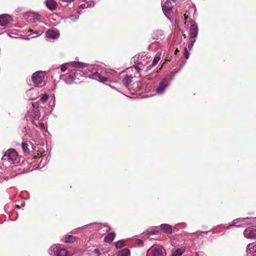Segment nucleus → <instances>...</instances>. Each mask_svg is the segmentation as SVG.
Wrapping results in <instances>:
<instances>
[{
	"label": "nucleus",
	"instance_id": "42",
	"mask_svg": "<svg viewBox=\"0 0 256 256\" xmlns=\"http://www.w3.org/2000/svg\"><path fill=\"white\" fill-rule=\"evenodd\" d=\"M31 35H32L31 34H28L29 36H31Z\"/></svg>",
	"mask_w": 256,
	"mask_h": 256
},
{
	"label": "nucleus",
	"instance_id": "43",
	"mask_svg": "<svg viewBox=\"0 0 256 256\" xmlns=\"http://www.w3.org/2000/svg\"><path fill=\"white\" fill-rule=\"evenodd\" d=\"M164 63H163V64H162V66H163V65H164Z\"/></svg>",
	"mask_w": 256,
	"mask_h": 256
},
{
	"label": "nucleus",
	"instance_id": "38",
	"mask_svg": "<svg viewBox=\"0 0 256 256\" xmlns=\"http://www.w3.org/2000/svg\"><path fill=\"white\" fill-rule=\"evenodd\" d=\"M32 30H31V29H30L29 30H28V32H32Z\"/></svg>",
	"mask_w": 256,
	"mask_h": 256
},
{
	"label": "nucleus",
	"instance_id": "6",
	"mask_svg": "<svg viewBox=\"0 0 256 256\" xmlns=\"http://www.w3.org/2000/svg\"><path fill=\"white\" fill-rule=\"evenodd\" d=\"M198 26L195 24H192L190 28V39H194L198 35Z\"/></svg>",
	"mask_w": 256,
	"mask_h": 256
},
{
	"label": "nucleus",
	"instance_id": "7",
	"mask_svg": "<svg viewBox=\"0 0 256 256\" xmlns=\"http://www.w3.org/2000/svg\"><path fill=\"white\" fill-rule=\"evenodd\" d=\"M22 146L25 154H29L31 151V148H33L32 144L30 142H22Z\"/></svg>",
	"mask_w": 256,
	"mask_h": 256
},
{
	"label": "nucleus",
	"instance_id": "27",
	"mask_svg": "<svg viewBox=\"0 0 256 256\" xmlns=\"http://www.w3.org/2000/svg\"><path fill=\"white\" fill-rule=\"evenodd\" d=\"M76 73V71L75 70H72L69 74H70V75L72 78H74V74Z\"/></svg>",
	"mask_w": 256,
	"mask_h": 256
},
{
	"label": "nucleus",
	"instance_id": "36",
	"mask_svg": "<svg viewBox=\"0 0 256 256\" xmlns=\"http://www.w3.org/2000/svg\"><path fill=\"white\" fill-rule=\"evenodd\" d=\"M16 207L18 208V209L20 208H21V207H20V206H19L18 205H16Z\"/></svg>",
	"mask_w": 256,
	"mask_h": 256
},
{
	"label": "nucleus",
	"instance_id": "39",
	"mask_svg": "<svg viewBox=\"0 0 256 256\" xmlns=\"http://www.w3.org/2000/svg\"><path fill=\"white\" fill-rule=\"evenodd\" d=\"M151 234H156L154 232H150Z\"/></svg>",
	"mask_w": 256,
	"mask_h": 256
},
{
	"label": "nucleus",
	"instance_id": "21",
	"mask_svg": "<svg viewBox=\"0 0 256 256\" xmlns=\"http://www.w3.org/2000/svg\"><path fill=\"white\" fill-rule=\"evenodd\" d=\"M125 246L124 241L122 240H119L115 244V246L116 248H121Z\"/></svg>",
	"mask_w": 256,
	"mask_h": 256
},
{
	"label": "nucleus",
	"instance_id": "14",
	"mask_svg": "<svg viewBox=\"0 0 256 256\" xmlns=\"http://www.w3.org/2000/svg\"><path fill=\"white\" fill-rule=\"evenodd\" d=\"M133 77L131 76L126 75L122 80V82L127 87L130 86L132 82Z\"/></svg>",
	"mask_w": 256,
	"mask_h": 256
},
{
	"label": "nucleus",
	"instance_id": "2",
	"mask_svg": "<svg viewBox=\"0 0 256 256\" xmlns=\"http://www.w3.org/2000/svg\"><path fill=\"white\" fill-rule=\"evenodd\" d=\"M164 250L162 246H152L148 251V253L152 256H164Z\"/></svg>",
	"mask_w": 256,
	"mask_h": 256
},
{
	"label": "nucleus",
	"instance_id": "41",
	"mask_svg": "<svg viewBox=\"0 0 256 256\" xmlns=\"http://www.w3.org/2000/svg\"><path fill=\"white\" fill-rule=\"evenodd\" d=\"M162 68V66L160 68V70Z\"/></svg>",
	"mask_w": 256,
	"mask_h": 256
},
{
	"label": "nucleus",
	"instance_id": "24",
	"mask_svg": "<svg viewBox=\"0 0 256 256\" xmlns=\"http://www.w3.org/2000/svg\"><path fill=\"white\" fill-rule=\"evenodd\" d=\"M196 42V40L195 39H194V40H190V44H188V49L189 50H190L192 46H193V44H194V42Z\"/></svg>",
	"mask_w": 256,
	"mask_h": 256
},
{
	"label": "nucleus",
	"instance_id": "28",
	"mask_svg": "<svg viewBox=\"0 0 256 256\" xmlns=\"http://www.w3.org/2000/svg\"><path fill=\"white\" fill-rule=\"evenodd\" d=\"M136 242L138 246H140L143 244V241L141 240H137Z\"/></svg>",
	"mask_w": 256,
	"mask_h": 256
},
{
	"label": "nucleus",
	"instance_id": "26",
	"mask_svg": "<svg viewBox=\"0 0 256 256\" xmlns=\"http://www.w3.org/2000/svg\"><path fill=\"white\" fill-rule=\"evenodd\" d=\"M68 68V64H63L61 66L60 70L62 72H64Z\"/></svg>",
	"mask_w": 256,
	"mask_h": 256
},
{
	"label": "nucleus",
	"instance_id": "16",
	"mask_svg": "<svg viewBox=\"0 0 256 256\" xmlns=\"http://www.w3.org/2000/svg\"><path fill=\"white\" fill-rule=\"evenodd\" d=\"M46 36L48 38H56L58 37V33L53 30H48L46 32Z\"/></svg>",
	"mask_w": 256,
	"mask_h": 256
},
{
	"label": "nucleus",
	"instance_id": "31",
	"mask_svg": "<svg viewBox=\"0 0 256 256\" xmlns=\"http://www.w3.org/2000/svg\"><path fill=\"white\" fill-rule=\"evenodd\" d=\"M38 104L37 103H34L32 104L33 108H38Z\"/></svg>",
	"mask_w": 256,
	"mask_h": 256
},
{
	"label": "nucleus",
	"instance_id": "35",
	"mask_svg": "<svg viewBox=\"0 0 256 256\" xmlns=\"http://www.w3.org/2000/svg\"><path fill=\"white\" fill-rule=\"evenodd\" d=\"M37 36V33H36V35L32 36V38H34Z\"/></svg>",
	"mask_w": 256,
	"mask_h": 256
},
{
	"label": "nucleus",
	"instance_id": "32",
	"mask_svg": "<svg viewBox=\"0 0 256 256\" xmlns=\"http://www.w3.org/2000/svg\"><path fill=\"white\" fill-rule=\"evenodd\" d=\"M180 52L178 48H176L174 51V54H177Z\"/></svg>",
	"mask_w": 256,
	"mask_h": 256
},
{
	"label": "nucleus",
	"instance_id": "44",
	"mask_svg": "<svg viewBox=\"0 0 256 256\" xmlns=\"http://www.w3.org/2000/svg\"><path fill=\"white\" fill-rule=\"evenodd\" d=\"M164 63H163V64H162V66H163V65H164Z\"/></svg>",
	"mask_w": 256,
	"mask_h": 256
},
{
	"label": "nucleus",
	"instance_id": "3",
	"mask_svg": "<svg viewBox=\"0 0 256 256\" xmlns=\"http://www.w3.org/2000/svg\"><path fill=\"white\" fill-rule=\"evenodd\" d=\"M18 152L14 149H10L6 151L4 157L6 160L14 162L18 158Z\"/></svg>",
	"mask_w": 256,
	"mask_h": 256
},
{
	"label": "nucleus",
	"instance_id": "23",
	"mask_svg": "<svg viewBox=\"0 0 256 256\" xmlns=\"http://www.w3.org/2000/svg\"><path fill=\"white\" fill-rule=\"evenodd\" d=\"M48 94H44L40 98V100L43 102H45L46 101H47V100H48Z\"/></svg>",
	"mask_w": 256,
	"mask_h": 256
},
{
	"label": "nucleus",
	"instance_id": "34",
	"mask_svg": "<svg viewBox=\"0 0 256 256\" xmlns=\"http://www.w3.org/2000/svg\"><path fill=\"white\" fill-rule=\"evenodd\" d=\"M40 126L41 127H44V124H42V123H40Z\"/></svg>",
	"mask_w": 256,
	"mask_h": 256
},
{
	"label": "nucleus",
	"instance_id": "18",
	"mask_svg": "<svg viewBox=\"0 0 256 256\" xmlns=\"http://www.w3.org/2000/svg\"><path fill=\"white\" fill-rule=\"evenodd\" d=\"M130 251L128 248H124L119 252L120 256H130Z\"/></svg>",
	"mask_w": 256,
	"mask_h": 256
},
{
	"label": "nucleus",
	"instance_id": "13",
	"mask_svg": "<svg viewBox=\"0 0 256 256\" xmlns=\"http://www.w3.org/2000/svg\"><path fill=\"white\" fill-rule=\"evenodd\" d=\"M76 240V238L72 235L66 234L63 238V241L65 243H73Z\"/></svg>",
	"mask_w": 256,
	"mask_h": 256
},
{
	"label": "nucleus",
	"instance_id": "11",
	"mask_svg": "<svg viewBox=\"0 0 256 256\" xmlns=\"http://www.w3.org/2000/svg\"><path fill=\"white\" fill-rule=\"evenodd\" d=\"M56 256H70V254L66 249L64 248H58L56 251Z\"/></svg>",
	"mask_w": 256,
	"mask_h": 256
},
{
	"label": "nucleus",
	"instance_id": "25",
	"mask_svg": "<svg viewBox=\"0 0 256 256\" xmlns=\"http://www.w3.org/2000/svg\"><path fill=\"white\" fill-rule=\"evenodd\" d=\"M189 55H190V54H189L188 50V48H187V47H185L184 48V58L186 59L188 58Z\"/></svg>",
	"mask_w": 256,
	"mask_h": 256
},
{
	"label": "nucleus",
	"instance_id": "10",
	"mask_svg": "<svg viewBox=\"0 0 256 256\" xmlns=\"http://www.w3.org/2000/svg\"><path fill=\"white\" fill-rule=\"evenodd\" d=\"M92 78L98 80L102 82H106L108 81V79L107 78L102 76L98 72L92 74Z\"/></svg>",
	"mask_w": 256,
	"mask_h": 256
},
{
	"label": "nucleus",
	"instance_id": "20",
	"mask_svg": "<svg viewBox=\"0 0 256 256\" xmlns=\"http://www.w3.org/2000/svg\"><path fill=\"white\" fill-rule=\"evenodd\" d=\"M84 64L79 62H74L72 63V66L74 68H82L84 66Z\"/></svg>",
	"mask_w": 256,
	"mask_h": 256
},
{
	"label": "nucleus",
	"instance_id": "15",
	"mask_svg": "<svg viewBox=\"0 0 256 256\" xmlns=\"http://www.w3.org/2000/svg\"><path fill=\"white\" fill-rule=\"evenodd\" d=\"M116 237V234L114 232L109 233L107 234L104 239L106 242L110 243L112 242Z\"/></svg>",
	"mask_w": 256,
	"mask_h": 256
},
{
	"label": "nucleus",
	"instance_id": "1",
	"mask_svg": "<svg viewBox=\"0 0 256 256\" xmlns=\"http://www.w3.org/2000/svg\"><path fill=\"white\" fill-rule=\"evenodd\" d=\"M44 74L42 71L37 72L32 75V79L34 86H38L44 82Z\"/></svg>",
	"mask_w": 256,
	"mask_h": 256
},
{
	"label": "nucleus",
	"instance_id": "33",
	"mask_svg": "<svg viewBox=\"0 0 256 256\" xmlns=\"http://www.w3.org/2000/svg\"><path fill=\"white\" fill-rule=\"evenodd\" d=\"M184 18H185V20H186V19L188 18V16H186V14H184Z\"/></svg>",
	"mask_w": 256,
	"mask_h": 256
},
{
	"label": "nucleus",
	"instance_id": "9",
	"mask_svg": "<svg viewBox=\"0 0 256 256\" xmlns=\"http://www.w3.org/2000/svg\"><path fill=\"white\" fill-rule=\"evenodd\" d=\"M160 228L164 233L168 234H172L173 232L172 226L168 224H162L160 226Z\"/></svg>",
	"mask_w": 256,
	"mask_h": 256
},
{
	"label": "nucleus",
	"instance_id": "19",
	"mask_svg": "<svg viewBox=\"0 0 256 256\" xmlns=\"http://www.w3.org/2000/svg\"><path fill=\"white\" fill-rule=\"evenodd\" d=\"M184 252V250L182 248H179L174 251L172 253V256H181Z\"/></svg>",
	"mask_w": 256,
	"mask_h": 256
},
{
	"label": "nucleus",
	"instance_id": "8",
	"mask_svg": "<svg viewBox=\"0 0 256 256\" xmlns=\"http://www.w3.org/2000/svg\"><path fill=\"white\" fill-rule=\"evenodd\" d=\"M172 8V5L170 1L166 0L164 4H162V9L164 12L166 13H170Z\"/></svg>",
	"mask_w": 256,
	"mask_h": 256
},
{
	"label": "nucleus",
	"instance_id": "30",
	"mask_svg": "<svg viewBox=\"0 0 256 256\" xmlns=\"http://www.w3.org/2000/svg\"><path fill=\"white\" fill-rule=\"evenodd\" d=\"M40 156H41V155H40V154L38 153L36 155H34V158H40Z\"/></svg>",
	"mask_w": 256,
	"mask_h": 256
},
{
	"label": "nucleus",
	"instance_id": "12",
	"mask_svg": "<svg viewBox=\"0 0 256 256\" xmlns=\"http://www.w3.org/2000/svg\"><path fill=\"white\" fill-rule=\"evenodd\" d=\"M46 6L50 10L56 9L57 7V3L54 0H46Z\"/></svg>",
	"mask_w": 256,
	"mask_h": 256
},
{
	"label": "nucleus",
	"instance_id": "40",
	"mask_svg": "<svg viewBox=\"0 0 256 256\" xmlns=\"http://www.w3.org/2000/svg\"><path fill=\"white\" fill-rule=\"evenodd\" d=\"M183 36H184V38H186V34H183Z\"/></svg>",
	"mask_w": 256,
	"mask_h": 256
},
{
	"label": "nucleus",
	"instance_id": "22",
	"mask_svg": "<svg viewBox=\"0 0 256 256\" xmlns=\"http://www.w3.org/2000/svg\"><path fill=\"white\" fill-rule=\"evenodd\" d=\"M32 18H33L34 22H36L40 20V19L41 18V16L38 14H32Z\"/></svg>",
	"mask_w": 256,
	"mask_h": 256
},
{
	"label": "nucleus",
	"instance_id": "4",
	"mask_svg": "<svg viewBox=\"0 0 256 256\" xmlns=\"http://www.w3.org/2000/svg\"><path fill=\"white\" fill-rule=\"evenodd\" d=\"M169 84V80L168 78H163L159 84L156 92L158 94H162Z\"/></svg>",
	"mask_w": 256,
	"mask_h": 256
},
{
	"label": "nucleus",
	"instance_id": "37",
	"mask_svg": "<svg viewBox=\"0 0 256 256\" xmlns=\"http://www.w3.org/2000/svg\"><path fill=\"white\" fill-rule=\"evenodd\" d=\"M66 0V1H68V2H71L74 1V0Z\"/></svg>",
	"mask_w": 256,
	"mask_h": 256
},
{
	"label": "nucleus",
	"instance_id": "29",
	"mask_svg": "<svg viewBox=\"0 0 256 256\" xmlns=\"http://www.w3.org/2000/svg\"><path fill=\"white\" fill-rule=\"evenodd\" d=\"M94 252L96 254H100V250L98 248H95L94 250Z\"/></svg>",
	"mask_w": 256,
	"mask_h": 256
},
{
	"label": "nucleus",
	"instance_id": "5",
	"mask_svg": "<svg viewBox=\"0 0 256 256\" xmlns=\"http://www.w3.org/2000/svg\"><path fill=\"white\" fill-rule=\"evenodd\" d=\"M244 235L248 238H256V229L250 228H246L244 232Z\"/></svg>",
	"mask_w": 256,
	"mask_h": 256
},
{
	"label": "nucleus",
	"instance_id": "17",
	"mask_svg": "<svg viewBox=\"0 0 256 256\" xmlns=\"http://www.w3.org/2000/svg\"><path fill=\"white\" fill-rule=\"evenodd\" d=\"M161 54H162L160 52H158L156 54L154 58L153 62H152V64L150 65L151 66H154L157 64V63L160 60V58Z\"/></svg>",
	"mask_w": 256,
	"mask_h": 256
}]
</instances>
